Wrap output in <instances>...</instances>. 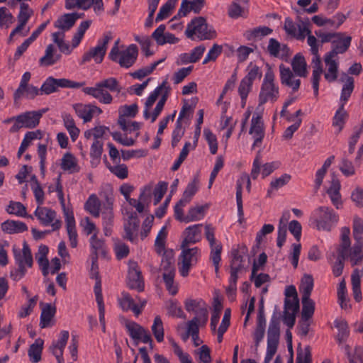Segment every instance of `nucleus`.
Here are the masks:
<instances>
[{"mask_svg": "<svg viewBox=\"0 0 363 363\" xmlns=\"http://www.w3.org/2000/svg\"><path fill=\"white\" fill-rule=\"evenodd\" d=\"M175 275V269L170 263L167 262V266L164 267V272L162 277L165 284V286L169 293L172 295H175L178 291V288L174 282Z\"/></svg>", "mask_w": 363, "mask_h": 363, "instance_id": "obj_27", "label": "nucleus"}, {"mask_svg": "<svg viewBox=\"0 0 363 363\" xmlns=\"http://www.w3.org/2000/svg\"><path fill=\"white\" fill-rule=\"evenodd\" d=\"M167 235V232L166 230V228L162 227L157 234L155 242V250L159 254L164 250Z\"/></svg>", "mask_w": 363, "mask_h": 363, "instance_id": "obj_62", "label": "nucleus"}, {"mask_svg": "<svg viewBox=\"0 0 363 363\" xmlns=\"http://www.w3.org/2000/svg\"><path fill=\"white\" fill-rule=\"evenodd\" d=\"M125 328L130 337L134 340L135 345H138L140 335H142L145 328L133 321L127 322Z\"/></svg>", "mask_w": 363, "mask_h": 363, "instance_id": "obj_47", "label": "nucleus"}, {"mask_svg": "<svg viewBox=\"0 0 363 363\" xmlns=\"http://www.w3.org/2000/svg\"><path fill=\"white\" fill-rule=\"evenodd\" d=\"M56 313V307L51 303H45L42 308L40 326L45 328L50 326V323Z\"/></svg>", "mask_w": 363, "mask_h": 363, "instance_id": "obj_35", "label": "nucleus"}, {"mask_svg": "<svg viewBox=\"0 0 363 363\" xmlns=\"http://www.w3.org/2000/svg\"><path fill=\"white\" fill-rule=\"evenodd\" d=\"M73 108L75 111L76 114L84 120V122L86 123L90 121L93 118V114L95 109H97L99 113L101 110L95 106L86 105L83 104H75L73 106Z\"/></svg>", "mask_w": 363, "mask_h": 363, "instance_id": "obj_28", "label": "nucleus"}, {"mask_svg": "<svg viewBox=\"0 0 363 363\" xmlns=\"http://www.w3.org/2000/svg\"><path fill=\"white\" fill-rule=\"evenodd\" d=\"M272 33V29L267 26L257 27L251 30L247 31V38L251 40L256 38H262Z\"/></svg>", "mask_w": 363, "mask_h": 363, "instance_id": "obj_54", "label": "nucleus"}, {"mask_svg": "<svg viewBox=\"0 0 363 363\" xmlns=\"http://www.w3.org/2000/svg\"><path fill=\"white\" fill-rule=\"evenodd\" d=\"M128 221L124 224V238L131 242H135L140 225V219L135 212L128 213Z\"/></svg>", "mask_w": 363, "mask_h": 363, "instance_id": "obj_21", "label": "nucleus"}, {"mask_svg": "<svg viewBox=\"0 0 363 363\" xmlns=\"http://www.w3.org/2000/svg\"><path fill=\"white\" fill-rule=\"evenodd\" d=\"M43 340L40 338L35 340L28 350V356L33 363H37L41 360V354L43 349Z\"/></svg>", "mask_w": 363, "mask_h": 363, "instance_id": "obj_43", "label": "nucleus"}, {"mask_svg": "<svg viewBox=\"0 0 363 363\" xmlns=\"http://www.w3.org/2000/svg\"><path fill=\"white\" fill-rule=\"evenodd\" d=\"M45 110L26 111L16 116V123L10 128L9 132L17 133L20 129L25 128L32 129L38 125L40 119Z\"/></svg>", "mask_w": 363, "mask_h": 363, "instance_id": "obj_11", "label": "nucleus"}, {"mask_svg": "<svg viewBox=\"0 0 363 363\" xmlns=\"http://www.w3.org/2000/svg\"><path fill=\"white\" fill-rule=\"evenodd\" d=\"M199 324L204 325L202 323V318H199V316L194 317L186 323V331L191 335L193 340L199 339Z\"/></svg>", "mask_w": 363, "mask_h": 363, "instance_id": "obj_51", "label": "nucleus"}, {"mask_svg": "<svg viewBox=\"0 0 363 363\" xmlns=\"http://www.w3.org/2000/svg\"><path fill=\"white\" fill-rule=\"evenodd\" d=\"M101 201L95 194H91L84 203V209L95 218L99 217Z\"/></svg>", "mask_w": 363, "mask_h": 363, "instance_id": "obj_42", "label": "nucleus"}, {"mask_svg": "<svg viewBox=\"0 0 363 363\" xmlns=\"http://www.w3.org/2000/svg\"><path fill=\"white\" fill-rule=\"evenodd\" d=\"M222 252V245L220 244H218L216 245H213L211 247V255L210 258L215 267L216 273L218 272L219 270V263L221 260L220 255Z\"/></svg>", "mask_w": 363, "mask_h": 363, "instance_id": "obj_58", "label": "nucleus"}, {"mask_svg": "<svg viewBox=\"0 0 363 363\" xmlns=\"http://www.w3.org/2000/svg\"><path fill=\"white\" fill-rule=\"evenodd\" d=\"M314 311L315 303L312 299L310 298L302 299L301 318L303 321H308L313 316Z\"/></svg>", "mask_w": 363, "mask_h": 363, "instance_id": "obj_49", "label": "nucleus"}, {"mask_svg": "<svg viewBox=\"0 0 363 363\" xmlns=\"http://www.w3.org/2000/svg\"><path fill=\"white\" fill-rule=\"evenodd\" d=\"M248 72L247 75L243 78V79L247 81L248 82L253 84V82L256 78H261L262 76V72L260 70L259 67L256 65H253L252 62H250L247 67Z\"/></svg>", "mask_w": 363, "mask_h": 363, "instance_id": "obj_59", "label": "nucleus"}, {"mask_svg": "<svg viewBox=\"0 0 363 363\" xmlns=\"http://www.w3.org/2000/svg\"><path fill=\"white\" fill-rule=\"evenodd\" d=\"M111 39V32L104 33L103 38L98 40L97 45L84 54L82 63L89 62L91 59L96 63H101L106 53L107 45Z\"/></svg>", "mask_w": 363, "mask_h": 363, "instance_id": "obj_13", "label": "nucleus"}, {"mask_svg": "<svg viewBox=\"0 0 363 363\" xmlns=\"http://www.w3.org/2000/svg\"><path fill=\"white\" fill-rule=\"evenodd\" d=\"M313 289V278L310 274H305L301 281L299 290L302 293V299L310 298Z\"/></svg>", "mask_w": 363, "mask_h": 363, "instance_id": "obj_44", "label": "nucleus"}, {"mask_svg": "<svg viewBox=\"0 0 363 363\" xmlns=\"http://www.w3.org/2000/svg\"><path fill=\"white\" fill-rule=\"evenodd\" d=\"M164 60V59L163 58L158 61H156V62H153L152 64H151L148 67H143L142 69L137 70L136 72L132 73L131 75L134 78L141 79L143 77L151 74L156 69L157 66L159 64H160L161 62H162Z\"/></svg>", "mask_w": 363, "mask_h": 363, "instance_id": "obj_53", "label": "nucleus"}, {"mask_svg": "<svg viewBox=\"0 0 363 363\" xmlns=\"http://www.w3.org/2000/svg\"><path fill=\"white\" fill-rule=\"evenodd\" d=\"M186 36L192 40H206L216 38L217 34L213 28H208L203 17H196L188 23L185 30Z\"/></svg>", "mask_w": 363, "mask_h": 363, "instance_id": "obj_5", "label": "nucleus"}, {"mask_svg": "<svg viewBox=\"0 0 363 363\" xmlns=\"http://www.w3.org/2000/svg\"><path fill=\"white\" fill-rule=\"evenodd\" d=\"M119 304L123 311L131 310L137 316L142 313L141 308H139V306L135 303L133 298L128 293H122V297L119 299Z\"/></svg>", "mask_w": 363, "mask_h": 363, "instance_id": "obj_37", "label": "nucleus"}, {"mask_svg": "<svg viewBox=\"0 0 363 363\" xmlns=\"http://www.w3.org/2000/svg\"><path fill=\"white\" fill-rule=\"evenodd\" d=\"M77 16L72 13H65L60 16L54 23V26L60 29L61 32H65L70 30L75 24Z\"/></svg>", "mask_w": 363, "mask_h": 363, "instance_id": "obj_30", "label": "nucleus"}, {"mask_svg": "<svg viewBox=\"0 0 363 363\" xmlns=\"http://www.w3.org/2000/svg\"><path fill=\"white\" fill-rule=\"evenodd\" d=\"M168 183L165 182H160L152 194L154 196V205L158 204L167 190Z\"/></svg>", "mask_w": 363, "mask_h": 363, "instance_id": "obj_61", "label": "nucleus"}, {"mask_svg": "<svg viewBox=\"0 0 363 363\" xmlns=\"http://www.w3.org/2000/svg\"><path fill=\"white\" fill-rule=\"evenodd\" d=\"M34 213L44 225L51 224L55 220L56 216L55 211L46 207H40V206L37 207Z\"/></svg>", "mask_w": 363, "mask_h": 363, "instance_id": "obj_34", "label": "nucleus"}, {"mask_svg": "<svg viewBox=\"0 0 363 363\" xmlns=\"http://www.w3.org/2000/svg\"><path fill=\"white\" fill-rule=\"evenodd\" d=\"M350 230L348 227L341 229L340 243L337 249V255L342 259H349L352 266L363 262V249L357 246L351 247Z\"/></svg>", "mask_w": 363, "mask_h": 363, "instance_id": "obj_4", "label": "nucleus"}, {"mask_svg": "<svg viewBox=\"0 0 363 363\" xmlns=\"http://www.w3.org/2000/svg\"><path fill=\"white\" fill-rule=\"evenodd\" d=\"M279 72L281 84L291 88L293 92L297 91L301 84V80L297 78L298 76L284 65L279 66Z\"/></svg>", "mask_w": 363, "mask_h": 363, "instance_id": "obj_20", "label": "nucleus"}, {"mask_svg": "<svg viewBox=\"0 0 363 363\" xmlns=\"http://www.w3.org/2000/svg\"><path fill=\"white\" fill-rule=\"evenodd\" d=\"M208 208V203L191 207L188 211L187 215L185 216L186 223L201 220L204 216L205 212Z\"/></svg>", "mask_w": 363, "mask_h": 363, "instance_id": "obj_38", "label": "nucleus"}, {"mask_svg": "<svg viewBox=\"0 0 363 363\" xmlns=\"http://www.w3.org/2000/svg\"><path fill=\"white\" fill-rule=\"evenodd\" d=\"M106 89L110 91L119 92L121 88L118 80L114 77H110L96 83L95 86L84 87L83 91L102 104H109L112 102L113 97Z\"/></svg>", "mask_w": 363, "mask_h": 363, "instance_id": "obj_3", "label": "nucleus"}, {"mask_svg": "<svg viewBox=\"0 0 363 363\" xmlns=\"http://www.w3.org/2000/svg\"><path fill=\"white\" fill-rule=\"evenodd\" d=\"M65 222L69 240L70 242V246L72 247H76L77 246V233L75 227V220L72 212L69 213L65 210Z\"/></svg>", "mask_w": 363, "mask_h": 363, "instance_id": "obj_29", "label": "nucleus"}, {"mask_svg": "<svg viewBox=\"0 0 363 363\" xmlns=\"http://www.w3.org/2000/svg\"><path fill=\"white\" fill-rule=\"evenodd\" d=\"M9 214H14L20 217H26V208L20 202L11 201L6 209Z\"/></svg>", "mask_w": 363, "mask_h": 363, "instance_id": "obj_56", "label": "nucleus"}, {"mask_svg": "<svg viewBox=\"0 0 363 363\" xmlns=\"http://www.w3.org/2000/svg\"><path fill=\"white\" fill-rule=\"evenodd\" d=\"M90 245L91 249V256H96V259L99 257H106V246L103 240L98 238L96 233L92 235L90 238Z\"/></svg>", "mask_w": 363, "mask_h": 363, "instance_id": "obj_31", "label": "nucleus"}, {"mask_svg": "<svg viewBox=\"0 0 363 363\" xmlns=\"http://www.w3.org/2000/svg\"><path fill=\"white\" fill-rule=\"evenodd\" d=\"M182 249L179 273L185 277L188 276L191 267L196 264L199 257V249L197 247L193 248L182 247Z\"/></svg>", "mask_w": 363, "mask_h": 363, "instance_id": "obj_14", "label": "nucleus"}, {"mask_svg": "<svg viewBox=\"0 0 363 363\" xmlns=\"http://www.w3.org/2000/svg\"><path fill=\"white\" fill-rule=\"evenodd\" d=\"M152 332L158 342L164 340V328L161 318L157 315L155 318L153 324L151 327Z\"/></svg>", "mask_w": 363, "mask_h": 363, "instance_id": "obj_50", "label": "nucleus"}, {"mask_svg": "<svg viewBox=\"0 0 363 363\" xmlns=\"http://www.w3.org/2000/svg\"><path fill=\"white\" fill-rule=\"evenodd\" d=\"M249 134L251 135L254 139L252 148L260 147L265 135L264 122L260 113H255L253 114L251 119Z\"/></svg>", "mask_w": 363, "mask_h": 363, "instance_id": "obj_15", "label": "nucleus"}, {"mask_svg": "<svg viewBox=\"0 0 363 363\" xmlns=\"http://www.w3.org/2000/svg\"><path fill=\"white\" fill-rule=\"evenodd\" d=\"M291 66L295 74L298 77H306L307 73L306 62L303 56L296 54L291 62Z\"/></svg>", "mask_w": 363, "mask_h": 363, "instance_id": "obj_41", "label": "nucleus"}, {"mask_svg": "<svg viewBox=\"0 0 363 363\" xmlns=\"http://www.w3.org/2000/svg\"><path fill=\"white\" fill-rule=\"evenodd\" d=\"M63 123L73 142H74L79 135V129L76 126L75 121L71 114L63 113L62 114Z\"/></svg>", "mask_w": 363, "mask_h": 363, "instance_id": "obj_39", "label": "nucleus"}, {"mask_svg": "<svg viewBox=\"0 0 363 363\" xmlns=\"http://www.w3.org/2000/svg\"><path fill=\"white\" fill-rule=\"evenodd\" d=\"M334 324L335 328H337L338 330L337 340L338 341L339 344H341L345 342L349 336L350 330L347 321L343 319L335 320Z\"/></svg>", "mask_w": 363, "mask_h": 363, "instance_id": "obj_46", "label": "nucleus"}, {"mask_svg": "<svg viewBox=\"0 0 363 363\" xmlns=\"http://www.w3.org/2000/svg\"><path fill=\"white\" fill-rule=\"evenodd\" d=\"M103 145L104 143L102 140H94L91 145L90 149V157L91 158V163L93 164L94 161H96V163H99L100 161V158L101 157L103 152Z\"/></svg>", "mask_w": 363, "mask_h": 363, "instance_id": "obj_52", "label": "nucleus"}, {"mask_svg": "<svg viewBox=\"0 0 363 363\" xmlns=\"http://www.w3.org/2000/svg\"><path fill=\"white\" fill-rule=\"evenodd\" d=\"M171 87L168 84L167 80L162 82L148 96L145 104V109L143 112V116L145 119H149L150 117V109L156 101L157 99L160 95L161 97L165 94V91L168 90V96L171 91Z\"/></svg>", "mask_w": 363, "mask_h": 363, "instance_id": "obj_18", "label": "nucleus"}, {"mask_svg": "<svg viewBox=\"0 0 363 363\" xmlns=\"http://www.w3.org/2000/svg\"><path fill=\"white\" fill-rule=\"evenodd\" d=\"M62 55L57 52L53 44H49L45 51V55L39 60V65L43 67H50L61 60Z\"/></svg>", "mask_w": 363, "mask_h": 363, "instance_id": "obj_26", "label": "nucleus"}, {"mask_svg": "<svg viewBox=\"0 0 363 363\" xmlns=\"http://www.w3.org/2000/svg\"><path fill=\"white\" fill-rule=\"evenodd\" d=\"M94 0H66L65 8L72 9L75 7L87 10L93 4Z\"/></svg>", "mask_w": 363, "mask_h": 363, "instance_id": "obj_55", "label": "nucleus"}, {"mask_svg": "<svg viewBox=\"0 0 363 363\" xmlns=\"http://www.w3.org/2000/svg\"><path fill=\"white\" fill-rule=\"evenodd\" d=\"M84 84V82H77L65 78L55 79L52 77H49L40 87L41 95H49L54 93L57 91L59 87L78 89Z\"/></svg>", "mask_w": 363, "mask_h": 363, "instance_id": "obj_12", "label": "nucleus"}, {"mask_svg": "<svg viewBox=\"0 0 363 363\" xmlns=\"http://www.w3.org/2000/svg\"><path fill=\"white\" fill-rule=\"evenodd\" d=\"M296 363H311V352L309 346H306L303 351L298 348Z\"/></svg>", "mask_w": 363, "mask_h": 363, "instance_id": "obj_64", "label": "nucleus"}, {"mask_svg": "<svg viewBox=\"0 0 363 363\" xmlns=\"http://www.w3.org/2000/svg\"><path fill=\"white\" fill-rule=\"evenodd\" d=\"M177 1L178 0H167L160 9L155 21L160 22L167 18L170 16L172 10L175 7Z\"/></svg>", "mask_w": 363, "mask_h": 363, "instance_id": "obj_48", "label": "nucleus"}, {"mask_svg": "<svg viewBox=\"0 0 363 363\" xmlns=\"http://www.w3.org/2000/svg\"><path fill=\"white\" fill-rule=\"evenodd\" d=\"M247 249L245 246H242L240 248L233 249L231 251V261L230 268L241 270L243 269V255L246 254Z\"/></svg>", "mask_w": 363, "mask_h": 363, "instance_id": "obj_36", "label": "nucleus"}, {"mask_svg": "<svg viewBox=\"0 0 363 363\" xmlns=\"http://www.w3.org/2000/svg\"><path fill=\"white\" fill-rule=\"evenodd\" d=\"M64 32H55L52 34L53 42L57 45L60 51L65 55H69L72 49L70 45L65 41Z\"/></svg>", "mask_w": 363, "mask_h": 363, "instance_id": "obj_45", "label": "nucleus"}, {"mask_svg": "<svg viewBox=\"0 0 363 363\" xmlns=\"http://www.w3.org/2000/svg\"><path fill=\"white\" fill-rule=\"evenodd\" d=\"M203 135L209 145L211 153L215 155L218 151V142L216 135L210 129L205 128Z\"/></svg>", "mask_w": 363, "mask_h": 363, "instance_id": "obj_60", "label": "nucleus"}, {"mask_svg": "<svg viewBox=\"0 0 363 363\" xmlns=\"http://www.w3.org/2000/svg\"><path fill=\"white\" fill-rule=\"evenodd\" d=\"M340 81L343 83L340 98V104L333 121V126L338 127V133L343 128L345 120L347 118V113L344 108L345 105L348 101L354 89V79L347 74L343 73L340 78Z\"/></svg>", "mask_w": 363, "mask_h": 363, "instance_id": "obj_2", "label": "nucleus"}, {"mask_svg": "<svg viewBox=\"0 0 363 363\" xmlns=\"http://www.w3.org/2000/svg\"><path fill=\"white\" fill-rule=\"evenodd\" d=\"M119 40H117L112 47L109 54V59L118 63L123 68H130L137 60L138 49L136 45L131 44L124 50H119Z\"/></svg>", "mask_w": 363, "mask_h": 363, "instance_id": "obj_6", "label": "nucleus"}, {"mask_svg": "<svg viewBox=\"0 0 363 363\" xmlns=\"http://www.w3.org/2000/svg\"><path fill=\"white\" fill-rule=\"evenodd\" d=\"M252 87V84L248 82L245 79H242L240 81V83L239 84L238 87V93L241 98V103L242 107L245 106L247 101V96L251 91Z\"/></svg>", "mask_w": 363, "mask_h": 363, "instance_id": "obj_57", "label": "nucleus"}, {"mask_svg": "<svg viewBox=\"0 0 363 363\" xmlns=\"http://www.w3.org/2000/svg\"><path fill=\"white\" fill-rule=\"evenodd\" d=\"M318 230L330 231L338 221V215L331 208L320 206L313 213Z\"/></svg>", "mask_w": 363, "mask_h": 363, "instance_id": "obj_10", "label": "nucleus"}, {"mask_svg": "<svg viewBox=\"0 0 363 363\" xmlns=\"http://www.w3.org/2000/svg\"><path fill=\"white\" fill-rule=\"evenodd\" d=\"M171 87L168 84L167 80L162 82L148 96L145 104V109L143 112V116L145 119H149L150 117V109L156 101L157 99L160 95L161 97L165 94V91L168 90V96L171 91Z\"/></svg>", "mask_w": 363, "mask_h": 363, "instance_id": "obj_17", "label": "nucleus"}, {"mask_svg": "<svg viewBox=\"0 0 363 363\" xmlns=\"http://www.w3.org/2000/svg\"><path fill=\"white\" fill-rule=\"evenodd\" d=\"M61 168L70 174L77 173L80 171L77 158L70 152L65 153L61 162Z\"/></svg>", "mask_w": 363, "mask_h": 363, "instance_id": "obj_32", "label": "nucleus"}, {"mask_svg": "<svg viewBox=\"0 0 363 363\" xmlns=\"http://www.w3.org/2000/svg\"><path fill=\"white\" fill-rule=\"evenodd\" d=\"M280 337V319L273 315L267 330V347L264 363H269L276 354Z\"/></svg>", "mask_w": 363, "mask_h": 363, "instance_id": "obj_9", "label": "nucleus"}, {"mask_svg": "<svg viewBox=\"0 0 363 363\" xmlns=\"http://www.w3.org/2000/svg\"><path fill=\"white\" fill-rule=\"evenodd\" d=\"M128 286L131 289H135L140 292L144 290V281L141 272L136 263L130 265L128 273Z\"/></svg>", "mask_w": 363, "mask_h": 363, "instance_id": "obj_22", "label": "nucleus"}, {"mask_svg": "<svg viewBox=\"0 0 363 363\" xmlns=\"http://www.w3.org/2000/svg\"><path fill=\"white\" fill-rule=\"evenodd\" d=\"M1 229L9 234L25 232L28 230L26 224L22 221L7 220L1 223Z\"/></svg>", "mask_w": 363, "mask_h": 363, "instance_id": "obj_33", "label": "nucleus"}, {"mask_svg": "<svg viewBox=\"0 0 363 363\" xmlns=\"http://www.w3.org/2000/svg\"><path fill=\"white\" fill-rule=\"evenodd\" d=\"M166 26L161 24L152 33L151 38L154 39L158 45H163L166 43L175 44L179 42V39L170 33H164Z\"/></svg>", "mask_w": 363, "mask_h": 363, "instance_id": "obj_24", "label": "nucleus"}, {"mask_svg": "<svg viewBox=\"0 0 363 363\" xmlns=\"http://www.w3.org/2000/svg\"><path fill=\"white\" fill-rule=\"evenodd\" d=\"M340 182L335 176L333 177L330 186L327 189L326 193L330 199L332 204L337 208L340 209L342 207V200L340 194Z\"/></svg>", "mask_w": 363, "mask_h": 363, "instance_id": "obj_23", "label": "nucleus"}, {"mask_svg": "<svg viewBox=\"0 0 363 363\" xmlns=\"http://www.w3.org/2000/svg\"><path fill=\"white\" fill-rule=\"evenodd\" d=\"M185 309L188 312H194L196 316L202 318V323L206 325L208 319L207 305L202 299L188 298L184 301Z\"/></svg>", "mask_w": 363, "mask_h": 363, "instance_id": "obj_16", "label": "nucleus"}, {"mask_svg": "<svg viewBox=\"0 0 363 363\" xmlns=\"http://www.w3.org/2000/svg\"><path fill=\"white\" fill-rule=\"evenodd\" d=\"M202 224H196L189 226L184 232V239L181 247H187L190 244H194L201 240Z\"/></svg>", "mask_w": 363, "mask_h": 363, "instance_id": "obj_25", "label": "nucleus"}, {"mask_svg": "<svg viewBox=\"0 0 363 363\" xmlns=\"http://www.w3.org/2000/svg\"><path fill=\"white\" fill-rule=\"evenodd\" d=\"M332 41V50L324 56V62L328 67L324 74L325 79L329 82H333L337 79L338 62L337 55L345 53L350 46L352 38L335 37Z\"/></svg>", "mask_w": 363, "mask_h": 363, "instance_id": "obj_1", "label": "nucleus"}, {"mask_svg": "<svg viewBox=\"0 0 363 363\" xmlns=\"http://www.w3.org/2000/svg\"><path fill=\"white\" fill-rule=\"evenodd\" d=\"M13 252L18 268L11 271L10 277L13 280L18 281L26 273V266L29 268L33 266V257L30 249L26 242H23L22 251L13 249Z\"/></svg>", "mask_w": 363, "mask_h": 363, "instance_id": "obj_7", "label": "nucleus"}, {"mask_svg": "<svg viewBox=\"0 0 363 363\" xmlns=\"http://www.w3.org/2000/svg\"><path fill=\"white\" fill-rule=\"evenodd\" d=\"M199 179L198 177H194V179L188 184L182 196L180 199V203H189L194 196L199 190Z\"/></svg>", "mask_w": 363, "mask_h": 363, "instance_id": "obj_40", "label": "nucleus"}, {"mask_svg": "<svg viewBox=\"0 0 363 363\" xmlns=\"http://www.w3.org/2000/svg\"><path fill=\"white\" fill-rule=\"evenodd\" d=\"M274 74L271 68H268L259 94V105L267 102L274 103L279 97V86L274 83Z\"/></svg>", "mask_w": 363, "mask_h": 363, "instance_id": "obj_8", "label": "nucleus"}, {"mask_svg": "<svg viewBox=\"0 0 363 363\" xmlns=\"http://www.w3.org/2000/svg\"><path fill=\"white\" fill-rule=\"evenodd\" d=\"M185 130L182 127V123L176 122L175 128L172 133V146L175 147L184 135Z\"/></svg>", "mask_w": 363, "mask_h": 363, "instance_id": "obj_63", "label": "nucleus"}, {"mask_svg": "<svg viewBox=\"0 0 363 363\" xmlns=\"http://www.w3.org/2000/svg\"><path fill=\"white\" fill-rule=\"evenodd\" d=\"M244 183L247 184V189L248 191H250L251 182L250 177L247 174H242L236 183V203L238 206V215L239 217L238 222L240 223H242L244 220V212L242 199V184Z\"/></svg>", "mask_w": 363, "mask_h": 363, "instance_id": "obj_19", "label": "nucleus"}]
</instances>
